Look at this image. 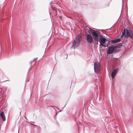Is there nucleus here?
<instances>
[{
  "mask_svg": "<svg viewBox=\"0 0 133 133\" xmlns=\"http://www.w3.org/2000/svg\"><path fill=\"white\" fill-rule=\"evenodd\" d=\"M124 35H124V34L123 35V34H122L121 36V37L122 38V37H123Z\"/></svg>",
  "mask_w": 133,
  "mask_h": 133,
  "instance_id": "12",
  "label": "nucleus"
},
{
  "mask_svg": "<svg viewBox=\"0 0 133 133\" xmlns=\"http://www.w3.org/2000/svg\"><path fill=\"white\" fill-rule=\"evenodd\" d=\"M120 41L121 39L119 38L114 40H112L111 41L113 44H115L119 42Z\"/></svg>",
  "mask_w": 133,
  "mask_h": 133,
  "instance_id": "9",
  "label": "nucleus"
},
{
  "mask_svg": "<svg viewBox=\"0 0 133 133\" xmlns=\"http://www.w3.org/2000/svg\"><path fill=\"white\" fill-rule=\"evenodd\" d=\"M125 29H124L123 31L122 32V34H123V35H125Z\"/></svg>",
  "mask_w": 133,
  "mask_h": 133,
  "instance_id": "11",
  "label": "nucleus"
},
{
  "mask_svg": "<svg viewBox=\"0 0 133 133\" xmlns=\"http://www.w3.org/2000/svg\"><path fill=\"white\" fill-rule=\"evenodd\" d=\"M37 58H35V59L33 60V61H35V59H36Z\"/></svg>",
  "mask_w": 133,
  "mask_h": 133,
  "instance_id": "15",
  "label": "nucleus"
},
{
  "mask_svg": "<svg viewBox=\"0 0 133 133\" xmlns=\"http://www.w3.org/2000/svg\"><path fill=\"white\" fill-rule=\"evenodd\" d=\"M0 116L2 118L3 120L4 121L5 120V117L3 112H2L0 114Z\"/></svg>",
  "mask_w": 133,
  "mask_h": 133,
  "instance_id": "10",
  "label": "nucleus"
},
{
  "mask_svg": "<svg viewBox=\"0 0 133 133\" xmlns=\"http://www.w3.org/2000/svg\"><path fill=\"white\" fill-rule=\"evenodd\" d=\"M100 37H105L103 36L102 35H100Z\"/></svg>",
  "mask_w": 133,
  "mask_h": 133,
  "instance_id": "13",
  "label": "nucleus"
},
{
  "mask_svg": "<svg viewBox=\"0 0 133 133\" xmlns=\"http://www.w3.org/2000/svg\"><path fill=\"white\" fill-rule=\"evenodd\" d=\"M87 41L89 43H91L93 41V38L90 34H87L86 36Z\"/></svg>",
  "mask_w": 133,
  "mask_h": 133,
  "instance_id": "7",
  "label": "nucleus"
},
{
  "mask_svg": "<svg viewBox=\"0 0 133 133\" xmlns=\"http://www.w3.org/2000/svg\"><path fill=\"white\" fill-rule=\"evenodd\" d=\"M94 69L95 72L98 73V71L100 70L99 65V64L95 62L94 63Z\"/></svg>",
  "mask_w": 133,
  "mask_h": 133,
  "instance_id": "6",
  "label": "nucleus"
},
{
  "mask_svg": "<svg viewBox=\"0 0 133 133\" xmlns=\"http://www.w3.org/2000/svg\"><path fill=\"white\" fill-rule=\"evenodd\" d=\"M1 49L0 53H1Z\"/></svg>",
  "mask_w": 133,
  "mask_h": 133,
  "instance_id": "16",
  "label": "nucleus"
},
{
  "mask_svg": "<svg viewBox=\"0 0 133 133\" xmlns=\"http://www.w3.org/2000/svg\"><path fill=\"white\" fill-rule=\"evenodd\" d=\"M59 17H61V16H60Z\"/></svg>",
  "mask_w": 133,
  "mask_h": 133,
  "instance_id": "19",
  "label": "nucleus"
},
{
  "mask_svg": "<svg viewBox=\"0 0 133 133\" xmlns=\"http://www.w3.org/2000/svg\"><path fill=\"white\" fill-rule=\"evenodd\" d=\"M54 109L55 110H56L54 108Z\"/></svg>",
  "mask_w": 133,
  "mask_h": 133,
  "instance_id": "20",
  "label": "nucleus"
},
{
  "mask_svg": "<svg viewBox=\"0 0 133 133\" xmlns=\"http://www.w3.org/2000/svg\"><path fill=\"white\" fill-rule=\"evenodd\" d=\"M110 40L105 37H100V45L104 47H107L110 43Z\"/></svg>",
  "mask_w": 133,
  "mask_h": 133,
  "instance_id": "1",
  "label": "nucleus"
},
{
  "mask_svg": "<svg viewBox=\"0 0 133 133\" xmlns=\"http://www.w3.org/2000/svg\"><path fill=\"white\" fill-rule=\"evenodd\" d=\"M117 51L116 48L115 46H111L108 47L107 53L108 55H110L113 53H116Z\"/></svg>",
  "mask_w": 133,
  "mask_h": 133,
  "instance_id": "4",
  "label": "nucleus"
},
{
  "mask_svg": "<svg viewBox=\"0 0 133 133\" xmlns=\"http://www.w3.org/2000/svg\"><path fill=\"white\" fill-rule=\"evenodd\" d=\"M91 32L92 33V34L94 40L95 42L97 41L98 42V36L100 34V32L98 31L93 30H91Z\"/></svg>",
  "mask_w": 133,
  "mask_h": 133,
  "instance_id": "3",
  "label": "nucleus"
},
{
  "mask_svg": "<svg viewBox=\"0 0 133 133\" xmlns=\"http://www.w3.org/2000/svg\"><path fill=\"white\" fill-rule=\"evenodd\" d=\"M115 59H118V58H114Z\"/></svg>",
  "mask_w": 133,
  "mask_h": 133,
  "instance_id": "17",
  "label": "nucleus"
},
{
  "mask_svg": "<svg viewBox=\"0 0 133 133\" xmlns=\"http://www.w3.org/2000/svg\"><path fill=\"white\" fill-rule=\"evenodd\" d=\"M57 115V113H56V115Z\"/></svg>",
  "mask_w": 133,
  "mask_h": 133,
  "instance_id": "21",
  "label": "nucleus"
},
{
  "mask_svg": "<svg viewBox=\"0 0 133 133\" xmlns=\"http://www.w3.org/2000/svg\"><path fill=\"white\" fill-rule=\"evenodd\" d=\"M118 68H117L114 69L111 73V77L113 79L116 75L117 73L118 70Z\"/></svg>",
  "mask_w": 133,
  "mask_h": 133,
  "instance_id": "8",
  "label": "nucleus"
},
{
  "mask_svg": "<svg viewBox=\"0 0 133 133\" xmlns=\"http://www.w3.org/2000/svg\"><path fill=\"white\" fill-rule=\"evenodd\" d=\"M82 37L80 36H78L76 37V38L72 42V44L71 48L74 49L77 47L80 44Z\"/></svg>",
  "mask_w": 133,
  "mask_h": 133,
  "instance_id": "2",
  "label": "nucleus"
},
{
  "mask_svg": "<svg viewBox=\"0 0 133 133\" xmlns=\"http://www.w3.org/2000/svg\"><path fill=\"white\" fill-rule=\"evenodd\" d=\"M61 111H60L59 112H61Z\"/></svg>",
  "mask_w": 133,
  "mask_h": 133,
  "instance_id": "22",
  "label": "nucleus"
},
{
  "mask_svg": "<svg viewBox=\"0 0 133 133\" xmlns=\"http://www.w3.org/2000/svg\"><path fill=\"white\" fill-rule=\"evenodd\" d=\"M34 61H33V60L32 61H31V62H30V64H31V63Z\"/></svg>",
  "mask_w": 133,
  "mask_h": 133,
  "instance_id": "14",
  "label": "nucleus"
},
{
  "mask_svg": "<svg viewBox=\"0 0 133 133\" xmlns=\"http://www.w3.org/2000/svg\"><path fill=\"white\" fill-rule=\"evenodd\" d=\"M126 34V37H129L131 39H133V32L131 30L127 29Z\"/></svg>",
  "mask_w": 133,
  "mask_h": 133,
  "instance_id": "5",
  "label": "nucleus"
},
{
  "mask_svg": "<svg viewBox=\"0 0 133 133\" xmlns=\"http://www.w3.org/2000/svg\"><path fill=\"white\" fill-rule=\"evenodd\" d=\"M65 106L63 108H63H64V107H65Z\"/></svg>",
  "mask_w": 133,
  "mask_h": 133,
  "instance_id": "18",
  "label": "nucleus"
}]
</instances>
